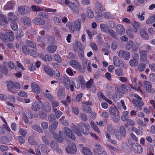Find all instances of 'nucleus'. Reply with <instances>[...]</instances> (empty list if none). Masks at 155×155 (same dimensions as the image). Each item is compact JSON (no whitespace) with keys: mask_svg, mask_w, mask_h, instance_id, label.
Instances as JSON below:
<instances>
[{"mask_svg":"<svg viewBox=\"0 0 155 155\" xmlns=\"http://www.w3.org/2000/svg\"><path fill=\"white\" fill-rule=\"evenodd\" d=\"M95 6L100 11L103 12L105 10V8L103 5L99 2L95 3Z\"/></svg>","mask_w":155,"mask_h":155,"instance_id":"obj_40","label":"nucleus"},{"mask_svg":"<svg viewBox=\"0 0 155 155\" xmlns=\"http://www.w3.org/2000/svg\"><path fill=\"white\" fill-rule=\"evenodd\" d=\"M94 85L93 80L92 79H90L87 82L86 85L87 88H91V87Z\"/></svg>","mask_w":155,"mask_h":155,"instance_id":"obj_55","label":"nucleus"},{"mask_svg":"<svg viewBox=\"0 0 155 155\" xmlns=\"http://www.w3.org/2000/svg\"><path fill=\"white\" fill-rule=\"evenodd\" d=\"M33 129L36 131L40 133H43V131L41 129V128L40 127L37 125H34L32 126Z\"/></svg>","mask_w":155,"mask_h":155,"instance_id":"obj_41","label":"nucleus"},{"mask_svg":"<svg viewBox=\"0 0 155 155\" xmlns=\"http://www.w3.org/2000/svg\"><path fill=\"white\" fill-rule=\"evenodd\" d=\"M31 8L32 9V10L34 12H38V11H42L43 10V8H40L39 7L35 6V5H32L31 7Z\"/></svg>","mask_w":155,"mask_h":155,"instance_id":"obj_48","label":"nucleus"},{"mask_svg":"<svg viewBox=\"0 0 155 155\" xmlns=\"http://www.w3.org/2000/svg\"><path fill=\"white\" fill-rule=\"evenodd\" d=\"M121 88V90L119 91V92L124 94L125 92H130L131 90L130 88L127 86V85L125 84H122L120 85Z\"/></svg>","mask_w":155,"mask_h":155,"instance_id":"obj_18","label":"nucleus"},{"mask_svg":"<svg viewBox=\"0 0 155 155\" xmlns=\"http://www.w3.org/2000/svg\"><path fill=\"white\" fill-rule=\"evenodd\" d=\"M70 127L72 130L76 134L79 136H81L82 134L79 128H78L77 126L73 124L70 125Z\"/></svg>","mask_w":155,"mask_h":155,"instance_id":"obj_13","label":"nucleus"},{"mask_svg":"<svg viewBox=\"0 0 155 155\" xmlns=\"http://www.w3.org/2000/svg\"><path fill=\"white\" fill-rule=\"evenodd\" d=\"M69 23H67L66 24L67 26H69V30H71L74 32L76 29L77 31H79L81 27V20L80 19H79L76 20L74 22V26L75 28H73L71 26L69 25Z\"/></svg>","mask_w":155,"mask_h":155,"instance_id":"obj_6","label":"nucleus"},{"mask_svg":"<svg viewBox=\"0 0 155 155\" xmlns=\"http://www.w3.org/2000/svg\"><path fill=\"white\" fill-rule=\"evenodd\" d=\"M64 133L66 135L73 140H75V137L71 130L68 127L64 128Z\"/></svg>","mask_w":155,"mask_h":155,"instance_id":"obj_11","label":"nucleus"},{"mask_svg":"<svg viewBox=\"0 0 155 155\" xmlns=\"http://www.w3.org/2000/svg\"><path fill=\"white\" fill-rule=\"evenodd\" d=\"M11 28L15 31H16L18 28L17 22L15 21H12L10 24Z\"/></svg>","mask_w":155,"mask_h":155,"instance_id":"obj_43","label":"nucleus"},{"mask_svg":"<svg viewBox=\"0 0 155 155\" xmlns=\"http://www.w3.org/2000/svg\"><path fill=\"white\" fill-rule=\"evenodd\" d=\"M7 35L4 34L3 33H0V38L4 41H7Z\"/></svg>","mask_w":155,"mask_h":155,"instance_id":"obj_53","label":"nucleus"},{"mask_svg":"<svg viewBox=\"0 0 155 155\" xmlns=\"http://www.w3.org/2000/svg\"><path fill=\"white\" fill-rule=\"evenodd\" d=\"M33 21L34 24L38 25H43L45 22V21L43 19L38 18H34Z\"/></svg>","mask_w":155,"mask_h":155,"instance_id":"obj_23","label":"nucleus"},{"mask_svg":"<svg viewBox=\"0 0 155 155\" xmlns=\"http://www.w3.org/2000/svg\"><path fill=\"white\" fill-rule=\"evenodd\" d=\"M155 21V20L154 18L153 17V16H151L147 20L146 24L147 25H149L152 24Z\"/></svg>","mask_w":155,"mask_h":155,"instance_id":"obj_50","label":"nucleus"},{"mask_svg":"<svg viewBox=\"0 0 155 155\" xmlns=\"http://www.w3.org/2000/svg\"><path fill=\"white\" fill-rule=\"evenodd\" d=\"M131 24L134 28L133 31L134 32H136L137 31V30L140 28V25L139 23L136 21H132L131 22Z\"/></svg>","mask_w":155,"mask_h":155,"instance_id":"obj_31","label":"nucleus"},{"mask_svg":"<svg viewBox=\"0 0 155 155\" xmlns=\"http://www.w3.org/2000/svg\"><path fill=\"white\" fill-rule=\"evenodd\" d=\"M42 108L46 112H49L51 110V107L50 106L46 104V105L43 106Z\"/></svg>","mask_w":155,"mask_h":155,"instance_id":"obj_64","label":"nucleus"},{"mask_svg":"<svg viewBox=\"0 0 155 155\" xmlns=\"http://www.w3.org/2000/svg\"><path fill=\"white\" fill-rule=\"evenodd\" d=\"M70 8H71L74 13L78 14L79 12V9L78 5L74 3H73Z\"/></svg>","mask_w":155,"mask_h":155,"instance_id":"obj_25","label":"nucleus"},{"mask_svg":"<svg viewBox=\"0 0 155 155\" xmlns=\"http://www.w3.org/2000/svg\"><path fill=\"white\" fill-rule=\"evenodd\" d=\"M25 44L28 47L35 49L36 47V44L32 41L27 40L26 41Z\"/></svg>","mask_w":155,"mask_h":155,"instance_id":"obj_26","label":"nucleus"},{"mask_svg":"<svg viewBox=\"0 0 155 155\" xmlns=\"http://www.w3.org/2000/svg\"><path fill=\"white\" fill-rule=\"evenodd\" d=\"M108 32L112 37L115 39L117 38V35L116 33L113 30L111 29H108Z\"/></svg>","mask_w":155,"mask_h":155,"instance_id":"obj_47","label":"nucleus"},{"mask_svg":"<svg viewBox=\"0 0 155 155\" xmlns=\"http://www.w3.org/2000/svg\"><path fill=\"white\" fill-rule=\"evenodd\" d=\"M146 68V65L143 62H140L138 66V70L140 72L143 71Z\"/></svg>","mask_w":155,"mask_h":155,"instance_id":"obj_38","label":"nucleus"},{"mask_svg":"<svg viewBox=\"0 0 155 155\" xmlns=\"http://www.w3.org/2000/svg\"><path fill=\"white\" fill-rule=\"evenodd\" d=\"M122 72V70L120 69H117L115 71L116 74L119 76L123 75V74Z\"/></svg>","mask_w":155,"mask_h":155,"instance_id":"obj_63","label":"nucleus"},{"mask_svg":"<svg viewBox=\"0 0 155 155\" xmlns=\"http://www.w3.org/2000/svg\"><path fill=\"white\" fill-rule=\"evenodd\" d=\"M63 82L65 87L66 89H68L69 88L71 84L70 80L69 78L67 76H65L64 77Z\"/></svg>","mask_w":155,"mask_h":155,"instance_id":"obj_24","label":"nucleus"},{"mask_svg":"<svg viewBox=\"0 0 155 155\" xmlns=\"http://www.w3.org/2000/svg\"><path fill=\"white\" fill-rule=\"evenodd\" d=\"M70 64L73 68L78 69H80L81 66L80 63L77 61L72 60L70 62Z\"/></svg>","mask_w":155,"mask_h":155,"instance_id":"obj_19","label":"nucleus"},{"mask_svg":"<svg viewBox=\"0 0 155 155\" xmlns=\"http://www.w3.org/2000/svg\"><path fill=\"white\" fill-rule=\"evenodd\" d=\"M46 38L45 35H41L38 36L37 38V41L39 42H42L45 40Z\"/></svg>","mask_w":155,"mask_h":155,"instance_id":"obj_52","label":"nucleus"},{"mask_svg":"<svg viewBox=\"0 0 155 155\" xmlns=\"http://www.w3.org/2000/svg\"><path fill=\"white\" fill-rule=\"evenodd\" d=\"M140 33L141 37L144 39L147 40L148 39V35L147 31L143 28H141L140 30Z\"/></svg>","mask_w":155,"mask_h":155,"instance_id":"obj_22","label":"nucleus"},{"mask_svg":"<svg viewBox=\"0 0 155 155\" xmlns=\"http://www.w3.org/2000/svg\"><path fill=\"white\" fill-rule=\"evenodd\" d=\"M101 29V30L105 32H107L108 31L107 26L105 24H101L100 25Z\"/></svg>","mask_w":155,"mask_h":155,"instance_id":"obj_56","label":"nucleus"},{"mask_svg":"<svg viewBox=\"0 0 155 155\" xmlns=\"http://www.w3.org/2000/svg\"><path fill=\"white\" fill-rule=\"evenodd\" d=\"M82 108L84 111L87 113H91L92 111L91 108L89 106H83Z\"/></svg>","mask_w":155,"mask_h":155,"instance_id":"obj_51","label":"nucleus"},{"mask_svg":"<svg viewBox=\"0 0 155 155\" xmlns=\"http://www.w3.org/2000/svg\"><path fill=\"white\" fill-rule=\"evenodd\" d=\"M86 13L87 17L89 18H91L94 17V14L93 13V12L91 9H88Z\"/></svg>","mask_w":155,"mask_h":155,"instance_id":"obj_46","label":"nucleus"},{"mask_svg":"<svg viewBox=\"0 0 155 155\" xmlns=\"http://www.w3.org/2000/svg\"><path fill=\"white\" fill-rule=\"evenodd\" d=\"M57 49V46L56 45H49L48 46L47 50L49 53H54Z\"/></svg>","mask_w":155,"mask_h":155,"instance_id":"obj_34","label":"nucleus"},{"mask_svg":"<svg viewBox=\"0 0 155 155\" xmlns=\"http://www.w3.org/2000/svg\"><path fill=\"white\" fill-rule=\"evenodd\" d=\"M78 128L80 129L81 133L87 135L89 133L90 131L87 125L83 123H78Z\"/></svg>","mask_w":155,"mask_h":155,"instance_id":"obj_4","label":"nucleus"},{"mask_svg":"<svg viewBox=\"0 0 155 155\" xmlns=\"http://www.w3.org/2000/svg\"><path fill=\"white\" fill-rule=\"evenodd\" d=\"M143 83L144 89L146 91L151 94H153L154 93V90L152 88L151 84L150 82L145 81H144Z\"/></svg>","mask_w":155,"mask_h":155,"instance_id":"obj_9","label":"nucleus"},{"mask_svg":"<svg viewBox=\"0 0 155 155\" xmlns=\"http://www.w3.org/2000/svg\"><path fill=\"white\" fill-rule=\"evenodd\" d=\"M48 120L51 122H54L56 120V117L54 114H51L48 117Z\"/></svg>","mask_w":155,"mask_h":155,"instance_id":"obj_54","label":"nucleus"},{"mask_svg":"<svg viewBox=\"0 0 155 155\" xmlns=\"http://www.w3.org/2000/svg\"><path fill=\"white\" fill-rule=\"evenodd\" d=\"M14 3L12 2H8L7 4L4 6V8L5 10L12 9Z\"/></svg>","mask_w":155,"mask_h":155,"instance_id":"obj_35","label":"nucleus"},{"mask_svg":"<svg viewBox=\"0 0 155 155\" xmlns=\"http://www.w3.org/2000/svg\"><path fill=\"white\" fill-rule=\"evenodd\" d=\"M38 115L39 117L41 119L45 118L47 116L46 113L42 111H40L39 112Z\"/></svg>","mask_w":155,"mask_h":155,"instance_id":"obj_62","label":"nucleus"},{"mask_svg":"<svg viewBox=\"0 0 155 155\" xmlns=\"http://www.w3.org/2000/svg\"><path fill=\"white\" fill-rule=\"evenodd\" d=\"M58 122L56 121H54L52 124L49 127V130L51 131L54 130L57 128L58 125Z\"/></svg>","mask_w":155,"mask_h":155,"instance_id":"obj_33","label":"nucleus"},{"mask_svg":"<svg viewBox=\"0 0 155 155\" xmlns=\"http://www.w3.org/2000/svg\"><path fill=\"white\" fill-rule=\"evenodd\" d=\"M114 116L113 117L114 121L116 123L118 122L120 119L119 114L117 113V114H115L113 115Z\"/></svg>","mask_w":155,"mask_h":155,"instance_id":"obj_58","label":"nucleus"},{"mask_svg":"<svg viewBox=\"0 0 155 155\" xmlns=\"http://www.w3.org/2000/svg\"><path fill=\"white\" fill-rule=\"evenodd\" d=\"M29 48L26 45H23L22 47L21 50L23 53L25 55H28Z\"/></svg>","mask_w":155,"mask_h":155,"instance_id":"obj_37","label":"nucleus"},{"mask_svg":"<svg viewBox=\"0 0 155 155\" xmlns=\"http://www.w3.org/2000/svg\"><path fill=\"white\" fill-rule=\"evenodd\" d=\"M116 31L118 35H123L125 32V28L124 27L121 25H118L116 26Z\"/></svg>","mask_w":155,"mask_h":155,"instance_id":"obj_17","label":"nucleus"},{"mask_svg":"<svg viewBox=\"0 0 155 155\" xmlns=\"http://www.w3.org/2000/svg\"><path fill=\"white\" fill-rule=\"evenodd\" d=\"M44 71L51 77H53V74L51 70L48 67L45 66L43 67Z\"/></svg>","mask_w":155,"mask_h":155,"instance_id":"obj_32","label":"nucleus"},{"mask_svg":"<svg viewBox=\"0 0 155 155\" xmlns=\"http://www.w3.org/2000/svg\"><path fill=\"white\" fill-rule=\"evenodd\" d=\"M115 134L117 138L121 140L123 137H125L126 136V130L124 127L122 125L120 127V130L115 132Z\"/></svg>","mask_w":155,"mask_h":155,"instance_id":"obj_3","label":"nucleus"},{"mask_svg":"<svg viewBox=\"0 0 155 155\" xmlns=\"http://www.w3.org/2000/svg\"><path fill=\"white\" fill-rule=\"evenodd\" d=\"M6 84L8 91L11 92L15 93L17 90L20 89L21 87L18 82H14L11 81H7Z\"/></svg>","mask_w":155,"mask_h":155,"instance_id":"obj_1","label":"nucleus"},{"mask_svg":"<svg viewBox=\"0 0 155 155\" xmlns=\"http://www.w3.org/2000/svg\"><path fill=\"white\" fill-rule=\"evenodd\" d=\"M8 22L15 21L17 19L16 16L14 15V13L10 12L8 14Z\"/></svg>","mask_w":155,"mask_h":155,"instance_id":"obj_30","label":"nucleus"},{"mask_svg":"<svg viewBox=\"0 0 155 155\" xmlns=\"http://www.w3.org/2000/svg\"><path fill=\"white\" fill-rule=\"evenodd\" d=\"M1 71L5 75H7L8 74V70L5 65L2 66L1 69Z\"/></svg>","mask_w":155,"mask_h":155,"instance_id":"obj_59","label":"nucleus"},{"mask_svg":"<svg viewBox=\"0 0 155 155\" xmlns=\"http://www.w3.org/2000/svg\"><path fill=\"white\" fill-rule=\"evenodd\" d=\"M140 61L148 64L149 62V60L147 58V51L142 50L140 51Z\"/></svg>","mask_w":155,"mask_h":155,"instance_id":"obj_5","label":"nucleus"},{"mask_svg":"<svg viewBox=\"0 0 155 155\" xmlns=\"http://www.w3.org/2000/svg\"><path fill=\"white\" fill-rule=\"evenodd\" d=\"M21 21L25 25L29 26L31 23V19L28 17L24 16L21 18Z\"/></svg>","mask_w":155,"mask_h":155,"instance_id":"obj_27","label":"nucleus"},{"mask_svg":"<svg viewBox=\"0 0 155 155\" xmlns=\"http://www.w3.org/2000/svg\"><path fill=\"white\" fill-rule=\"evenodd\" d=\"M54 37L53 36H51L48 38L47 43L49 45L53 44L54 43Z\"/></svg>","mask_w":155,"mask_h":155,"instance_id":"obj_45","label":"nucleus"},{"mask_svg":"<svg viewBox=\"0 0 155 155\" xmlns=\"http://www.w3.org/2000/svg\"><path fill=\"white\" fill-rule=\"evenodd\" d=\"M28 7L26 5H21L18 8V11L20 14L24 15L28 13Z\"/></svg>","mask_w":155,"mask_h":155,"instance_id":"obj_12","label":"nucleus"},{"mask_svg":"<svg viewBox=\"0 0 155 155\" xmlns=\"http://www.w3.org/2000/svg\"><path fill=\"white\" fill-rule=\"evenodd\" d=\"M118 56L121 58H123L125 60H128L130 57V53L127 51L120 50L117 52Z\"/></svg>","mask_w":155,"mask_h":155,"instance_id":"obj_7","label":"nucleus"},{"mask_svg":"<svg viewBox=\"0 0 155 155\" xmlns=\"http://www.w3.org/2000/svg\"><path fill=\"white\" fill-rule=\"evenodd\" d=\"M133 42L131 40H130L127 41L126 44V49L127 50L130 49L133 47Z\"/></svg>","mask_w":155,"mask_h":155,"instance_id":"obj_39","label":"nucleus"},{"mask_svg":"<svg viewBox=\"0 0 155 155\" xmlns=\"http://www.w3.org/2000/svg\"><path fill=\"white\" fill-rule=\"evenodd\" d=\"M68 146L65 148L66 152L69 153H75L77 149L75 143L70 140H68Z\"/></svg>","mask_w":155,"mask_h":155,"instance_id":"obj_2","label":"nucleus"},{"mask_svg":"<svg viewBox=\"0 0 155 155\" xmlns=\"http://www.w3.org/2000/svg\"><path fill=\"white\" fill-rule=\"evenodd\" d=\"M141 100H137L136 99H134L132 100V103L137 107H139V108L140 109V110L142 109V106L144 105V103Z\"/></svg>","mask_w":155,"mask_h":155,"instance_id":"obj_20","label":"nucleus"},{"mask_svg":"<svg viewBox=\"0 0 155 155\" xmlns=\"http://www.w3.org/2000/svg\"><path fill=\"white\" fill-rule=\"evenodd\" d=\"M113 62L114 65L116 67H118L121 64V62L119 58L116 56H114L113 57Z\"/></svg>","mask_w":155,"mask_h":155,"instance_id":"obj_29","label":"nucleus"},{"mask_svg":"<svg viewBox=\"0 0 155 155\" xmlns=\"http://www.w3.org/2000/svg\"><path fill=\"white\" fill-rule=\"evenodd\" d=\"M51 101L52 106L53 107H57L59 105L58 102L57 101L55 100L54 98L51 100Z\"/></svg>","mask_w":155,"mask_h":155,"instance_id":"obj_60","label":"nucleus"},{"mask_svg":"<svg viewBox=\"0 0 155 155\" xmlns=\"http://www.w3.org/2000/svg\"><path fill=\"white\" fill-rule=\"evenodd\" d=\"M12 137L11 135L8 134V137L3 136L0 137V142L3 144H7L10 143V141L12 140Z\"/></svg>","mask_w":155,"mask_h":155,"instance_id":"obj_8","label":"nucleus"},{"mask_svg":"<svg viewBox=\"0 0 155 155\" xmlns=\"http://www.w3.org/2000/svg\"><path fill=\"white\" fill-rule=\"evenodd\" d=\"M41 101L33 102L32 104L31 108L32 110L35 111H38L41 106Z\"/></svg>","mask_w":155,"mask_h":155,"instance_id":"obj_15","label":"nucleus"},{"mask_svg":"<svg viewBox=\"0 0 155 155\" xmlns=\"http://www.w3.org/2000/svg\"><path fill=\"white\" fill-rule=\"evenodd\" d=\"M50 146L51 148L54 150L56 149L58 145L54 141H51L50 143Z\"/></svg>","mask_w":155,"mask_h":155,"instance_id":"obj_49","label":"nucleus"},{"mask_svg":"<svg viewBox=\"0 0 155 155\" xmlns=\"http://www.w3.org/2000/svg\"><path fill=\"white\" fill-rule=\"evenodd\" d=\"M53 135L54 138L58 142L61 143L63 141L64 136L63 131L60 130L59 131L58 134H53Z\"/></svg>","mask_w":155,"mask_h":155,"instance_id":"obj_10","label":"nucleus"},{"mask_svg":"<svg viewBox=\"0 0 155 155\" xmlns=\"http://www.w3.org/2000/svg\"><path fill=\"white\" fill-rule=\"evenodd\" d=\"M39 146L41 147V150L42 152L44 153H46L47 154H48L50 150L47 151V147L46 146L43 144H40Z\"/></svg>","mask_w":155,"mask_h":155,"instance_id":"obj_36","label":"nucleus"},{"mask_svg":"<svg viewBox=\"0 0 155 155\" xmlns=\"http://www.w3.org/2000/svg\"><path fill=\"white\" fill-rule=\"evenodd\" d=\"M42 140L44 143L48 146H49L50 144L49 140L45 136H43L42 137Z\"/></svg>","mask_w":155,"mask_h":155,"instance_id":"obj_61","label":"nucleus"},{"mask_svg":"<svg viewBox=\"0 0 155 155\" xmlns=\"http://www.w3.org/2000/svg\"><path fill=\"white\" fill-rule=\"evenodd\" d=\"M129 144L131 146V149L135 151L139 144L136 143H131L130 141H128Z\"/></svg>","mask_w":155,"mask_h":155,"instance_id":"obj_42","label":"nucleus"},{"mask_svg":"<svg viewBox=\"0 0 155 155\" xmlns=\"http://www.w3.org/2000/svg\"><path fill=\"white\" fill-rule=\"evenodd\" d=\"M138 61L131 59L129 61V64L131 67H135L138 65Z\"/></svg>","mask_w":155,"mask_h":155,"instance_id":"obj_44","label":"nucleus"},{"mask_svg":"<svg viewBox=\"0 0 155 155\" xmlns=\"http://www.w3.org/2000/svg\"><path fill=\"white\" fill-rule=\"evenodd\" d=\"M40 57L43 60L45 61H51L52 59L51 56L47 54H46L45 55L41 54L40 55Z\"/></svg>","mask_w":155,"mask_h":155,"instance_id":"obj_28","label":"nucleus"},{"mask_svg":"<svg viewBox=\"0 0 155 155\" xmlns=\"http://www.w3.org/2000/svg\"><path fill=\"white\" fill-rule=\"evenodd\" d=\"M31 87L33 91L37 94L39 93L40 89L39 86L35 83H33L31 84Z\"/></svg>","mask_w":155,"mask_h":155,"instance_id":"obj_21","label":"nucleus"},{"mask_svg":"<svg viewBox=\"0 0 155 155\" xmlns=\"http://www.w3.org/2000/svg\"><path fill=\"white\" fill-rule=\"evenodd\" d=\"M57 97L59 100H62L65 97L64 89L60 88L57 93Z\"/></svg>","mask_w":155,"mask_h":155,"instance_id":"obj_14","label":"nucleus"},{"mask_svg":"<svg viewBox=\"0 0 155 155\" xmlns=\"http://www.w3.org/2000/svg\"><path fill=\"white\" fill-rule=\"evenodd\" d=\"M5 33L7 35V41H12L14 38V35L12 31L11 30H8L6 31Z\"/></svg>","mask_w":155,"mask_h":155,"instance_id":"obj_16","label":"nucleus"},{"mask_svg":"<svg viewBox=\"0 0 155 155\" xmlns=\"http://www.w3.org/2000/svg\"><path fill=\"white\" fill-rule=\"evenodd\" d=\"M126 33L129 38H134V35L133 34V32L131 29H128L127 30Z\"/></svg>","mask_w":155,"mask_h":155,"instance_id":"obj_57","label":"nucleus"}]
</instances>
